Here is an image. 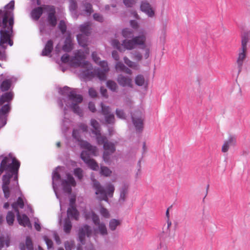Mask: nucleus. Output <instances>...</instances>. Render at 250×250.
I'll return each instance as SVG.
<instances>
[{"mask_svg": "<svg viewBox=\"0 0 250 250\" xmlns=\"http://www.w3.org/2000/svg\"><path fill=\"white\" fill-rule=\"evenodd\" d=\"M43 8L42 7H37L34 8L30 13L31 18L32 20L38 21L43 13Z\"/></svg>", "mask_w": 250, "mask_h": 250, "instance_id": "obj_24", "label": "nucleus"}, {"mask_svg": "<svg viewBox=\"0 0 250 250\" xmlns=\"http://www.w3.org/2000/svg\"><path fill=\"white\" fill-rule=\"evenodd\" d=\"M77 8V4L75 0H71L70 2V9L71 11H75Z\"/></svg>", "mask_w": 250, "mask_h": 250, "instance_id": "obj_58", "label": "nucleus"}, {"mask_svg": "<svg viewBox=\"0 0 250 250\" xmlns=\"http://www.w3.org/2000/svg\"><path fill=\"white\" fill-rule=\"evenodd\" d=\"M100 173L102 175L107 177L110 175L112 171L106 167H101Z\"/></svg>", "mask_w": 250, "mask_h": 250, "instance_id": "obj_45", "label": "nucleus"}, {"mask_svg": "<svg viewBox=\"0 0 250 250\" xmlns=\"http://www.w3.org/2000/svg\"><path fill=\"white\" fill-rule=\"evenodd\" d=\"M82 4H83V8H84V13H81V14L83 15H85L87 16H90L91 14V13H93V12L92 4L89 2H85V1H83Z\"/></svg>", "mask_w": 250, "mask_h": 250, "instance_id": "obj_29", "label": "nucleus"}, {"mask_svg": "<svg viewBox=\"0 0 250 250\" xmlns=\"http://www.w3.org/2000/svg\"><path fill=\"white\" fill-rule=\"evenodd\" d=\"M43 239L45 242L48 249H52L53 248V244L52 241L49 239L46 236H44L43 237Z\"/></svg>", "mask_w": 250, "mask_h": 250, "instance_id": "obj_53", "label": "nucleus"}, {"mask_svg": "<svg viewBox=\"0 0 250 250\" xmlns=\"http://www.w3.org/2000/svg\"><path fill=\"white\" fill-rule=\"evenodd\" d=\"M144 117L143 112L141 111H136L135 113L131 115L132 123L137 132H140L143 129Z\"/></svg>", "mask_w": 250, "mask_h": 250, "instance_id": "obj_11", "label": "nucleus"}, {"mask_svg": "<svg viewBox=\"0 0 250 250\" xmlns=\"http://www.w3.org/2000/svg\"><path fill=\"white\" fill-rule=\"evenodd\" d=\"M106 86L112 92H116L118 85L117 83L112 80H108L106 82Z\"/></svg>", "mask_w": 250, "mask_h": 250, "instance_id": "obj_37", "label": "nucleus"}, {"mask_svg": "<svg viewBox=\"0 0 250 250\" xmlns=\"http://www.w3.org/2000/svg\"><path fill=\"white\" fill-rule=\"evenodd\" d=\"M130 53L131 55L132 58L136 60L138 62L141 61L143 59L142 55L139 51H134L131 52Z\"/></svg>", "mask_w": 250, "mask_h": 250, "instance_id": "obj_42", "label": "nucleus"}, {"mask_svg": "<svg viewBox=\"0 0 250 250\" xmlns=\"http://www.w3.org/2000/svg\"><path fill=\"white\" fill-rule=\"evenodd\" d=\"M58 28L62 34L65 33L67 28L65 22L63 21L62 20L60 21Z\"/></svg>", "mask_w": 250, "mask_h": 250, "instance_id": "obj_50", "label": "nucleus"}, {"mask_svg": "<svg viewBox=\"0 0 250 250\" xmlns=\"http://www.w3.org/2000/svg\"><path fill=\"white\" fill-rule=\"evenodd\" d=\"M90 125L93 127L92 133L96 136L97 143H103L105 139V136L102 135L101 133V127L99 123L95 119H91Z\"/></svg>", "mask_w": 250, "mask_h": 250, "instance_id": "obj_13", "label": "nucleus"}, {"mask_svg": "<svg viewBox=\"0 0 250 250\" xmlns=\"http://www.w3.org/2000/svg\"><path fill=\"white\" fill-rule=\"evenodd\" d=\"M13 98V94L11 92L5 93L0 97V105L7 103L0 109V127L4 126L6 124L7 114L11 108L9 103Z\"/></svg>", "mask_w": 250, "mask_h": 250, "instance_id": "obj_4", "label": "nucleus"}, {"mask_svg": "<svg viewBox=\"0 0 250 250\" xmlns=\"http://www.w3.org/2000/svg\"><path fill=\"white\" fill-rule=\"evenodd\" d=\"M117 81L119 85L123 87H133L132 80L130 77L120 74L117 77Z\"/></svg>", "mask_w": 250, "mask_h": 250, "instance_id": "obj_18", "label": "nucleus"}, {"mask_svg": "<svg viewBox=\"0 0 250 250\" xmlns=\"http://www.w3.org/2000/svg\"><path fill=\"white\" fill-rule=\"evenodd\" d=\"M132 40L135 46L143 45V47L142 48H145V42L146 40V37L145 35L144 34H140L139 36L132 38Z\"/></svg>", "mask_w": 250, "mask_h": 250, "instance_id": "obj_25", "label": "nucleus"}, {"mask_svg": "<svg viewBox=\"0 0 250 250\" xmlns=\"http://www.w3.org/2000/svg\"><path fill=\"white\" fill-rule=\"evenodd\" d=\"M111 45L113 47L117 49L120 52H122L123 50L122 48V44H121L120 42L116 39L113 40L111 42Z\"/></svg>", "mask_w": 250, "mask_h": 250, "instance_id": "obj_47", "label": "nucleus"}, {"mask_svg": "<svg viewBox=\"0 0 250 250\" xmlns=\"http://www.w3.org/2000/svg\"><path fill=\"white\" fill-rule=\"evenodd\" d=\"M62 49L64 51L67 52L71 51L72 49V43L69 39H66L64 44L62 46Z\"/></svg>", "mask_w": 250, "mask_h": 250, "instance_id": "obj_36", "label": "nucleus"}, {"mask_svg": "<svg viewBox=\"0 0 250 250\" xmlns=\"http://www.w3.org/2000/svg\"><path fill=\"white\" fill-rule=\"evenodd\" d=\"M34 227L35 229L37 231H40L41 229V227L40 226V224L39 223V221L38 218H35V224H34Z\"/></svg>", "mask_w": 250, "mask_h": 250, "instance_id": "obj_62", "label": "nucleus"}, {"mask_svg": "<svg viewBox=\"0 0 250 250\" xmlns=\"http://www.w3.org/2000/svg\"><path fill=\"white\" fill-rule=\"evenodd\" d=\"M83 171L81 168H76L74 169V175L79 180H81L83 177Z\"/></svg>", "mask_w": 250, "mask_h": 250, "instance_id": "obj_46", "label": "nucleus"}, {"mask_svg": "<svg viewBox=\"0 0 250 250\" xmlns=\"http://www.w3.org/2000/svg\"><path fill=\"white\" fill-rule=\"evenodd\" d=\"M92 231L89 226L84 225L80 229L78 232V241L80 244L77 247V250H83L82 245L85 244V238L90 237L92 234Z\"/></svg>", "mask_w": 250, "mask_h": 250, "instance_id": "obj_9", "label": "nucleus"}, {"mask_svg": "<svg viewBox=\"0 0 250 250\" xmlns=\"http://www.w3.org/2000/svg\"><path fill=\"white\" fill-rule=\"evenodd\" d=\"M79 129L82 132H86L88 130L87 125L83 123H80L78 125Z\"/></svg>", "mask_w": 250, "mask_h": 250, "instance_id": "obj_55", "label": "nucleus"}, {"mask_svg": "<svg viewBox=\"0 0 250 250\" xmlns=\"http://www.w3.org/2000/svg\"><path fill=\"white\" fill-rule=\"evenodd\" d=\"M96 152H97V151ZM89 153L92 154V153L87 149L86 150H83L81 153V158L90 169L93 170H97L99 169L98 164L95 160L90 158ZM92 155H95L96 154H92Z\"/></svg>", "mask_w": 250, "mask_h": 250, "instance_id": "obj_12", "label": "nucleus"}, {"mask_svg": "<svg viewBox=\"0 0 250 250\" xmlns=\"http://www.w3.org/2000/svg\"><path fill=\"white\" fill-rule=\"evenodd\" d=\"M122 45L127 50H132L136 46L132 39L131 40H124L122 42Z\"/></svg>", "mask_w": 250, "mask_h": 250, "instance_id": "obj_33", "label": "nucleus"}, {"mask_svg": "<svg viewBox=\"0 0 250 250\" xmlns=\"http://www.w3.org/2000/svg\"><path fill=\"white\" fill-rule=\"evenodd\" d=\"M84 216L86 220L91 219L94 225L98 227L94 230L95 232L100 233L103 236L107 234V230L105 224L100 222L99 217L93 211L84 212Z\"/></svg>", "mask_w": 250, "mask_h": 250, "instance_id": "obj_7", "label": "nucleus"}, {"mask_svg": "<svg viewBox=\"0 0 250 250\" xmlns=\"http://www.w3.org/2000/svg\"><path fill=\"white\" fill-rule=\"evenodd\" d=\"M101 112L104 116L105 123L108 124H113L115 122V117L113 113H111L110 108L108 106H105L101 103Z\"/></svg>", "mask_w": 250, "mask_h": 250, "instance_id": "obj_14", "label": "nucleus"}, {"mask_svg": "<svg viewBox=\"0 0 250 250\" xmlns=\"http://www.w3.org/2000/svg\"><path fill=\"white\" fill-rule=\"evenodd\" d=\"M89 95L92 98H95L97 96V92L93 88L90 87L88 90Z\"/></svg>", "mask_w": 250, "mask_h": 250, "instance_id": "obj_57", "label": "nucleus"}, {"mask_svg": "<svg viewBox=\"0 0 250 250\" xmlns=\"http://www.w3.org/2000/svg\"><path fill=\"white\" fill-rule=\"evenodd\" d=\"M15 1L11 0L5 5L4 10L0 9V46L5 50L7 44H13L11 39L13 34Z\"/></svg>", "mask_w": 250, "mask_h": 250, "instance_id": "obj_2", "label": "nucleus"}, {"mask_svg": "<svg viewBox=\"0 0 250 250\" xmlns=\"http://www.w3.org/2000/svg\"><path fill=\"white\" fill-rule=\"evenodd\" d=\"M15 219V214L12 211H9L6 217V220L7 224L9 226L13 224Z\"/></svg>", "mask_w": 250, "mask_h": 250, "instance_id": "obj_38", "label": "nucleus"}, {"mask_svg": "<svg viewBox=\"0 0 250 250\" xmlns=\"http://www.w3.org/2000/svg\"><path fill=\"white\" fill-rule=\"evenodd\" d=\"M62 186L63 188V189L65 192L70 193L71 192V185L68 183V181L64 180L62 182Z\"/></svg>", "mask_w": 250, "mask_h": 250, "instance_id": "obj_43", "label": "nucleus"}, {"mask_svg": "<svg viewBox=\"0 0 250 250\" xmlns=\"http://www.w3.org/2000/svg\"><path fill=\"white\" fill-rule=\"evenodd\" d=\"M53 49V42L51 40L47 41L43 49L41 55L42 56H48Z\"/></svg>", "mask_w": 250, "mask_h": 250, "instance_id": "obj_23", "label": "nucleus"}, {"mask_svg": "<svg viewBox=\"0 0 250 250\" xmlns=\"http://www.w3.org/2000/svg\"><path fill=\"white\" fill-rule=\"evenodd\" d=\"M135 84L138 86H143L145 83V80L143 75L139 74L135 77Z\"/></svg>", "mask_w": 250, "mask_h": 250, "instance_id": "obj_39", "label": "nucleus"}, {"mask_svg": "<svg viewBox=\"0 0 250 250\" xmlns=\"http://www.w3.org/2000/svg\"><path fill=\"white\" fill-rule=\"evenodd\" d=\"M61 168V167L58 166L56 168V169L53 171L52 172V186L54 190V191L55 193V195L56 196V197L57 199H58L60 200V206H62L61 205V199L60 198V196L59 195V193L57 191L58 190V187L56 185V184L55 183V181H59L61 179V176L60 174L58 172L57 170L58 169Z\"/></svg>", "mask_w": 250, "mask_h": 250, "instance_id": "obj_17", "label": "nucleus"}, {"mask_svg": "<svg viewBox=\"0 0 250 250\" xmlns=\"http://www.w3.org/2000/svg\"><path fill=\"white\" fill-rule=\"evenodd\" d=\"M46 26L44 24V23H41L40 25L39 29L40 32L42 34H43L44 33H46Z\"/></svg>", "mask_w": 250, "mask_h": 250, "instance_id": "obj_64", "label": "nucleus"}, {"mask_svg": "<svg viewBox=\"0 0 250 250\" xmlns=\"http://www.w3.org/2000/svg\"><path fill=\"white\" fill-rule=\"evenodd\" d=\"M78 92L77 89H71L67 86L60 88L59 93L61 94L67 96V98H59L57 101L59 107L63 109L64 116L66 115L68 107H69L74 113L80 117L83 116V110L79 105L82 102L83 98L82 95L77 94Z\"/></svg>", "mask_w": 250, "mask_h": 250, "instance_id": "obj_3", "label": "nucleus"}, {"mask_svg": "<svg viewBox=\"0 0 250 250\" xmlns=\"http://www.w3.org/2000/svg\"><path fill=\"white\" fill-rule=\"evenodd\" d=\"M125 65L121 62H118L115 64V69L118 71L123 72L125 67Z\"/></svg>", "mask_w": 250, "mask_h": 250, "instance_id": "obj_49", "label": "nucleus"}, {"mask_svg": "<svg viewBox=\"0 0 250 250\" xmlns=\"http://www.w3.org/2000/svg\"><path fill=\"white\" fill-rule=\"evenodd\" d=\"M66 176L67 180H66L68 181V183L70 184L72 186H75L76 185V182L73 176L69 173L67 174Z\"/></svg>", "mask_w": 250, "mask_h": 250, "instance_id": "obj_52", "label": "nucleus"}, {"mask_svg": "<svg viewBox=\"0 0 250 250\" xmlns=\"http://www.w3.org/2000/svg\"><path fill=\"white\" fill-rule=\"evenodd\" d=\"M120 224V222L119 220L112 219H111L109 223V227L110 229L113 231L115 230L118 226Z\"/></svg>", "mask_w": 250, "mask_h": 250, "instance_id": "obj_41", "label": "nucleus"}, {"mask_svg": "<svg viewBox=\"0 0 250 250\" xmlns=\"http://www.w3.org/2000/svg\"><path fill=\"white\" fill-rule=\"evenodd\" d=\"M124 62L130 68L135 70H139L140 69V65L136 62H132L127 57L125 56L123 58Z\"/></svg>", "mask_w": 250, "mask_h": 250, "instance_id": "obj_27", "label": "nucleus"}, {"mask_svg": "<svg viewBox=\"0 0 250 250\" xmlns=\"http://www.w3.org/2000/svg\"><path fill=\"white\" fill-rule=\"evenodd\" d=\"M137 2V0H123L124 4L128 7H132Z\"/></svg>", "mask_w": 250, "mask_h": 250, "instance_id": "obj_51", "label": "nucleus"}, {"mask_svg": "<svg viewBox=\"0 0 250 250\" xmlns=\"http://www.w3.org/2000/svg\"><path fill=\"white\" fill-rule=\"evenodd\" d=\"M98 64L102 68H95L93 71L86 70L83 72V75L85 78L91 79L97 77L100 81H104L106 79V73L109 68L106 61H100Z\"/></svg>", "mask_w": 250, "mask_h": 250, "instance_id": "obj_6", "label": "nucleus"}, {"mask_svg": "<svg viewBox=\"0 0 250 250\" xmlns=\"http://www.w3.org/2000/svg\"><path fill=\"white\" fill-rule=\"evenodd\" d=\"M12 83L11 79H7L3 81L0 84V89L2 91H6L10 88Z\"/></svg>", "mask_w": 250, "mask_h": 250, "instance_id": "obj_35", "label": "nucleus"}, {"mask_svg": "<svg viewBox=\"0 0 250 250\" xmlns=\"http://www.w3.org/2000/svg\"><path fill=\"white\" fill-rule=\"evenodd\" d=\"M128 186L124 184L120 189V196L119 198V202L121 203H124L126 198V194L127 193Z\"/></svg>", "mask_w": 250, "mask_h": 250, "instance_id": "obj_31", "label": "nucleus"}, {"mask_svg": "<svg viewBox=\"0 0 250 250\" xmlns=\"http://www.w3.org/2000/svg\"><path fill=\"white\" fill-rule=\"evenodd\" d=\"M80 131L79 129H74L72 132L73 138L79 142V145L82 148L87 149L92 154H95L97 151V147L93 146L87 141L82 140L81 138Z\"/></svg>", "mask_w": 250, "mask_h": 250, "instance_id": "obj_8", "label": "nucleus"}, {"mask_svg": "<svg viewBox=\"0 0 250 250\" xmlns=\"http://www.w3.org/2000/svg\"><path fill=\"white\" fill-rule=\"evenodd\" d=\"M80 32L83 35L89 36L90 34V23L88 22L82 24L79 27Z\"/></svg>", "mask_w": 250, "mask_h": 250, "instance_id": "obj_28", "label": "nucleus"}, {"mask_svg": "<svg viewBox=\"0 0 250 250\" xmlns=\"http://www.w3.org/2000/svg\"><path fill=\"white\" fill-rule=\"evenodd\" d=\"M72 223L70 218H66L64 220L63 230L66 233H69L72 229Z\"/></svg>", "mask_w": 250, "mask_h": 250, "instance_id": "obj_34", "label": "nucleus"}, {"mask_svg": "<svg viewBox=\"0 0 250 250\" xmlns=\"http://www.w3.org/2000/svg\"><path fill=\"white\" fill-rule=\"evenodd\" d=\"M84 59L83 56L82 54H79L77 53L75 55V56L73 57V58L71 60V62L72 63L73 65L75 67H84L85 66H88L89 64V63L88 61H83Z\"/></svg>", "mask_w": 250, "mask_h": 250, "instance_id": "obj_16", "label": "nucleus"}, {"mask_svg": "<svg viewBox=\"0 0 250 250\" xmlns=\"http://www.w3.org/2000/svg\"><path fill=\"white\" fill-rule=\"evenodd\" d=\"M92 58L93 60L96 63H98L100 61V58L97 56V53L95 52H93L92 53Z\"/></svg>", "mask_w": 250, "mask_h": 250, "instance_id": "obj_63", "label": "nucleus"}, {"mask_svg": "<svg viewBox=\"0 0 250 250\" xmlns=\"http://www.w3.org/2000/svg\"><path fill=\"white\" fill-rule=\"evenodd\" d=\"M93 187L95 189V193L99 195L98 198L100 201L108 202V197H112L113 195L115 188L111 184H108L105 187H103L97 180H93Z\"/></svg>", "mask_w": 250, "mask_h": 250, "instance_id": "obj_5", "label": "nucleus"}, {"mask_svg": "<svg viewBox=\"0 0 250 250\" xmlns=\"http://www.w3.org/2000/svg\"><path fill=\"white\" fill-rule=\"evenodd\" d=\"M249 37L248 35H245L242 37L241 46L240 48L247 49V44L249 42Z\"/></svg>", "mask_w": 250, "mask_h": 250, "instance_id": "obj_44", "label": "nucleus"}, {"mask_svg": "<svg viewBox=\"0 0 250 250\" xmlns=\"http://www.w3.org/2000/svg\"><path fill=\"white\" fill-rule=\"evenodd\" d=\"M17 217L20 225L24 227H27L29 228L32 227L29 218L25 214L22 216L20 215V212H17Z\"/></svg>", "mask_w": 250, "mask_h": 250, "instance_id": "obj_21", "label": "nucleus"}, {"mask_svg": "<svg viewBox=\"0 0 250 250\" xmlns=\"http://www.w3.org/2000/svg\"><path fill=\"white\" fill-rule=\"evenodd\" d=\"M247 51V49L242 48H239L238 50V57L236 61L238 69V74L242 71L244 61L246 58Z\"/></svg>", "mask_w": 250, "mask_h": 250, "instance_id": "obj_19", "label": "nucleus"}, {"mask_svg": "<svg viewBox=\"0 0 250 250\" xmlns=\"http://www.w3.org/2000/svg\"><path fill=\"white\" fill-rule=\"evenodd\" d=\"M69 56L67 54H63L61 57V61L62 62L66 63L69 62Z\"/></svg>", "mask_w": 250, "mask_h": 250, "instance_id": "obj_61", "label": "nucleus"}, {"mask_svg": "<svg viewBox=\"0 0 250 250\" xmlns=\"http://www.w3.org/2000/svg\"><path fill=\"white\" fill-rule=\"evenodd\" d=\"M67 218H71L78 220L79 213L75 207L68 208L67 210Z\"/></svg>", "mask_w": 250, "mask_h": 250, "instance_id": "obj_26", "label": "nucleus"}, {"mask_svg": "<svg viewBox=\"0 0 250 250\" xmlns=\"http://www.w3.org/2000/svg\"><path fill=\"white\" fill-rule=\"evenodd\" d=\"M122 35L125 38H131L133 36V33L132 29L125 28L122 30Z\"/></svg>", "mask_w": 250, "mask_h": 250, "instance_id": "obj_40", "label": "nucleus"}, {"mask_svg": "<svg viewBox=\"0 0 250 250\" xmlns=\"http://www.w3.org/2000/svg\"><path fill=\"white\" fill-rule=\"evenodd\" d=\"M97 144L98 145H103L104 152L103 158L106 163H109L110 160V155L116 150L114 144L108 141L106 136L103 143H97Z\"/></svg>", "mask_w": 250, "mask_h": 250, "instance_id": "obj_10", "label": "nucleus"}, {"mask_svg": "<svg viewBox=\"0 0 250 250\" xmlns=\"http://www.w3.org/2000/svg\"><path fill=\"white\" fill-rule=\"evenodd\" d=\"M116 114L118 118L122 119H125V114L122 110L117 109L116 110Z\"/></svg>", "mask_w": 250, "mask_h": 250, "instance_id": "obj_56", "label": "nucleus"}, {"mask_svg": "<svg viewBox=\"0 0 250 250\" xmlns=\"http://www.w3.org/2000/svg\"><path fill=\"white\" fill-rule=\"evenodd\" d=\"M93 19L96 21L100 22H103L104 21V18L102 15L99 13H94L93 15Z\"/></svg>", "mask_w": 250, "mask_h": 250, "instance_id": "obj_54", "label": "nucleus"}, {"mask_svg": "<svg viewBox=\"0 0 250 250\" xmlns=\"http://www.w3.org/2000/svg\"><path fill=\"white\" fill-rule=\"evenodd\" d=\"M99 212L102 216L106 218H109L110 214L106 208H104L103 207H101L100 209Z\"/></svg>", "mask_w": 250, "mask_h": 250, "instance_id": "obj_48", "label": "nucleus"}, {"mask_svg": "<svg viewBox=\"0 0 250 250\" xmlns=\"http://www.w3.org/2000/svg\"><path fill=\"white\" fill-rule=\"evenodd\" d=\"M141 10L146 13L148 17H152L154 15V12L152 10L150 4L146 1H142L140 5Z\"/></svg>", "mask_w": 250, "mask_h": 250, "instance_id": "obj_20", "label": "nucleus"}, {"mask_svg": "<svg viewBox=\"0 0 250 250\" xmlns=\"http://www.w3.org/2000/svg\"><path fill=\"white\" fill-rule=\"evenodd\" d=\"M235 143V139L233 137H229L228 140L225 142L224 145L222 146V151L224 152H227L229 146H233Z\"/></svg>", "mask_w": 250, "mask_h": 250, "instance_id": "obj_30", "label": "nucleus"}, {"mask_svg": "<svg viewBox=\"0 0 250 250\" xmlns=\"http://www.w3.org/2000/svg\"><path fill=\"white\" fill-rule=\"evenodd\" d=\"M20 250H34L33 244L30 236H27L25 240V244L21 243L19 245Z\"/></svg>", "mask_w": 250, "mask_h": 250, "instance_id": "obj_22", "label": "nucleus"}, {"mask_svg": "<svg viewBox=\"0 0 250 250\" xmlns=\"http://www.w3.org/2000/svg\"><path fill=\"white\" fill-rule=\"evenodd\" d=\"M88 108L93 113L95 112L96 111L95 104L92 102H90L88 103Z\"/></svg>", "mask_w": 250, "mask_h": 250, "instance_id": "obj_60", "label": "nucleus"}, {"mask_svg": "<svg viewBox=\"0 0 250 250\" xmlns=\"http://www.w3.org/2000/svg\"><path fill=\"white\" fill-rule=\"evenodd\" d=\"M88 36L79 34L77 36V40L80 45L85 47L87 45V37Z\"/></svg>", "mask_w": 250, "mask_h": 250, "instance_id": "obj_32", "label": "nucleus"}, {"mask_svg": "<svg viewBox=\"0 0 250 250\" xmlns=\"http://www.w3.org/2000/svg\"><path fill=\"white\" fill-rule=\"evenodd\" d=\"M44 9L48 12L47 16V22L52 27L57 24V18L55 16V8L54 6L44 5Z\"/></svg>", "mask_w": 250, "mask_h": 250, "instance_id": "obj_15", "label": "nucleus"}, {"mask_svg": "<svg viewBox=\"0 0 250 250\" xmlns=\"http://www.w3.org/2000/svg\"><path fill=\"white\" fill-rule=\"evenodd\" d=\"M100 92L102 96L105 98L108 97L107 91L104 86H101L100 87Z\"/></svg>", "mask_w": 250, "mask_h": 250, "instance_id": "obj_59", "label": "nucleus"}, {"mask_svg": "<svg viewBox=\"0 0 250 250\" xmlns=\"http://www.w3.org/2000/svg\"><path fill=\"white\" fill-rule=\"evenodd\" d=\"M20 162L9 153L8 156L3 158L0 164V175L3 171L5 174L2 177V189L5 198L8 199L11 195L14 199L17 195H20L16 202L12 204V207L16 213L20 212L18 207L23 208L24 202L21 198L22 193L18 183V172Z\"/></svg>", "mask_w": 250, "mask_h": 250, "instance_id": "obj_1", "label": "nucleus"}]
</instances>
